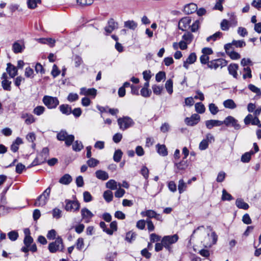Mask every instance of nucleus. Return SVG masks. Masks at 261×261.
Here are the masks:
<instances>
[{
  "label": "nucleus",
  "instance_id": "29",
  "mask_svg": "<svg viewBox=\"0 0 261 261\" xmlns=\"http://www.w3.org/2000/svg\"><path fill=\"white\" fill-rule=\"evenodd\" d=\"M182 159V161L177 163H175V166L177 167L179 170H184L188 166V163L187 161Z\"/></svg>",
  "mask_w": 261,
  "mask_h": 261
},
{
  "label": "nucleus",
  "instance_id": "25",
  "mask_svg": "<svg viewBox=\"0 0 261 261\" xmlns=\"http://www.w3.org/2000/svg\"><path fill=\"white\" fill-rule=\"evenodd\" d=\"M72 177L68 174H64L59 179V182L63 185H69L72 181Z\"/></svg>",
  "mask_w": 261,
  "mask_h": 261
},
{
  "label": "nucleus",
  "instance_id": "2",
  "mask_svg": "<svg viewBox=\"0 0 261 261\" xmlns=\"http://www.w3.org/2000/svg\"><path fill=\"white\" fill-rule=\"evenodd\" d=\"M178 240V236L177 234H175L172 236H164L162 239V243L164 247L166 248L169 251L172 250L171 245L175 243Z\"/></svg>",
  "mask_w": 261,
  "mask_h": 261
},
{
  "label": "nucleus",
  "instance_id": "39",
  "mask_svg": "<svg viewBox=\"0 0 261 261\" xmlns=\"http://www.w3.org/2000/svg\"><path fill=\"white\" fill-rule=\"evenodd\" d=\"M123 154L122 151L120 149L116 150L113 155V160L115 162L118 163L120 161Z\"/></svg>",
  "mask_w": 261,
  "mask_h": 261
},
{
  "label": "nucleus",
  "instance_id": "55",
  "mask_svg": "<svg viewBox=\"0 0 261 261\" xmlns=\"http://www.w3.org/2000/svg\"><path fill=\"white\" fill-rule=\"evenodd\" d=\"M208 108L210 111L213 115H216L219 111L218 107L214 103H210Z\"/></svg>",
  "mask_w": 261,
  "mask_h": 261
},
{
  "label": "nucleus",
  "instance_id": "28",
  "mask_svg": "<svg viewBox=\"0 0 261 261\" xmlns=\"http://www.w3.org/2000/svg\"><path fill=\"white\" fill-rule=\"evenodd\" d=\"M223 106L225 108L230 109H234L237 107V105L234 101L231 99H228L224 101Z\"/></svg>",
  "mask_w": 261,
  "mask_h": 261
},
{
  "label": "nucleus",
  "instance_id": "11",
  "mask_svg": "<svg viewBox=\"0 0 261 261\" xmlns=\"http://www.w3.org/2000/svg\"><path fill=\"white\" fill-rule=\"evenodd\" d=\"M141 215L143 217H147L149 218H155L156 220L160 221H163L162 216L160 214L156 213L153 210H148L142 212L141 213Z\"/></svg>",
  "mask_w": 261,
  "mask_h": 261
},
{
  "label": "nucleus",
  "instance_id": "46",
  "mask_svg": "<svg viewBox=\"0 0 261 261\" xmlns=\"http://www.w3.org/2000/svg\"><path fill=\"white\" fill-rule=\"evenodd\" d=\"M8 236L11 241H15L18 237V233L17 231L13 230L8 233Z\"/></svg>",
  "mask_w": 261,
  "mask_h": 261
},
{
  "label": "nucleus",
  "instance_id": "61",
  "mask_svg": "<svg viewBox=\"0 0 261 261\" xmlns=\"http://www.w3.org/2000/svg\"><path fill=\"white\" fill-rule=\"evenodd\" d=\"M244 71L246 73L244 74L243 75V79H245L247 77L251 78L252 77L251 70L250 67H247L244 68Z\"/></svg>",
  "mask_w": 261,
  "mask_h": 261
},
{
  "label": "nucleus",
  "instance_id": "15",
  "mask_svg": "<svg viewBox=\"0 0 261 261\" xmlns=\"http://www.w3.org/2000/svg\"><path fill=\"white\" fill-rule=\"evenodd\" d=\"M97 90L94 88L87 89L85 87H83L80 89V94L82 95L91 96L95 97L96 95Z\"/></svg>",
  "mask_w": 261,
  "mask_h": 261
},
{
  "label": "nucleus",
  "instance_id": "12",
  "mask_svg": "<svg viewBox=\"0 0 261 261\" xmlns=\"http://www.w3.org/2000/svg\"><path fill=\"white\" fill-rule=\"evenodd\" d=\"M24 49V43L22 40L15 41L12 44V49L15 54L21 53Z\"/></svg>",
  "mask_w": 261,
  "mask_h": 261
},
{
  "label": "nucleus",
  "instance_id": "47",
  "mask_svg": "<svg viewBox=\"0 0 261 261\" xmlns=\"http://www.w3.org/2000/svg\"><path fill=\"white\" fill-rule=\"evenodd\" d=\"M52 215L54 218L58 219L62 217V211L59 208H55L52 211Z\"/></svg>",
  "mask_w": 261,
  "mask_h": 261
},
{
  "label": "nucleus",
  "instance_id": "23",
  "mask_svg": "<svg viewBox=\"0 0 261 261\" xmlns=\"http://www.w3.org/2000/svg\"><path fill=\"white\" fill-rule=\"evenodd\" d=\"M95 176L98 179L102 180H106L108 179L109 177L107 172L101 170L96 171L95 172Z\"/></svg>",
  "mask_w": 261,
  "mask_h": 261
},
{
  "label": "nucleus",
  "instance_id": "8",
  "mask_svg": "<svg viewBox=\"0 0 261 261\" xmlns=\"http://www.w3.org/2000/svg\"><path fill=\"white\" fill-rule=\"evenodd\" d=\"M217 241V236L215 232H212L211 234H208L202 242L205 248H210L215 244Z\"/></svg>",
  "mask_w": 261,
  "mask_h": 261
},
{
  "label": "nucleus",
  "instance_id": "14",
  "mask_svg": "<svg viewBox=\"0 0 261 261\" xmlns=\"http://www.w3.org/2000/svg\"><path fill=\"white\" fill-rule=\"evenodd\" d=\"M200 117L199 115L194 114L190 117H187L185 119V123L190 126H194L197 124L199 121Z\"/></svg>",
  "mask_w": 261,
  "mask_h": 261
},
{
  "label": "nucleus",
  "instance_id": "45",
  "mask_svg": "<svg viewBox=\"0 0 261 261\" xmlns=\"http://www.w3.org/2000/svg\"><path fill=\"white\" fill-rule=\"evenodd\" d=\"M222 33L221 32H217L216 33H215L214 34H213V35H211V36L208 37L206 38V40L208 42H210L211 40H213L214 41H216L218 38H220L221 37V36H222Z\"/></svg>",
  "mask_w": 261,
  "mask_h": 261
},
{
  "label": "nucleus",
  "instance_id": "40",
  "mask_svg": "<svg viewBox=\"0 0 261 261\" xmlns=\"http://www.w3.org/2000/svg\"><path fill=\"white\" fill-rule=\"evenodd\" d=\"M165 88L170 94H171L173 92V81L172 80H168L165 83Z\"/></svg>",
  "mask_w": 261,
  "mask_h": 261
},
{
  "label": "nucleus",
  "instance_id": "43",
  "mask_svg": "<svg viewBox=\"0 0 261 261\" xmlns=\"http://www.w3.org/2000/svg\"><path fill=\"white\" fill-rule=\"evenodd\" d=\"M196 111L200 114L203 113L205 112L204 106L201 102H197L195 105Z\"/></svg>",
  "mask_w": 261,
  "mask_h": 261
},
{
  "label": "nucleus",
  "instance_id": "17",
  "mask_svg": "<svg viewBox=\"0 0 261 261\" xmlns=\"http://www.w3.org/2000/svg\"><path fill=\"white\" fill-rule=\"evenodd\" d=\"M108 25L105 27V30L108 34L112 33L113 30L118 28V23L113 18H111L108 21Z\"/></svg>",
  "mask_w": 261,
  "mask_h": 261
},
{
  "label": "nucleus",
  "instance_id": "22",
  "mask_svg": "<svg viewBox=\"0 0 261 261\" xmlns=\"http://www.w3.org/2000/svg\"><path fill=\"white\" fill-rule=\"evenodd\" d=\"M21 118L24 119L25 123L28 125L33 123L35 121L33 115L27 113L22 114Z\"/></svg>",
  "mask_w": 261,
  "mask_h": 261
},
{
  "label": "nucleus",
  "instance_id": "33",
  "mask_svg": "<svg viewBox=\"0 0 261 261\" xmlns=\"http://www.w3.org/2000/svg\"><path fill=\"white\" fill-rule=\"evenodd\" d=\"M117 182L114 179L109 180L106 184V186L107 188L111 190H114L117 189Z\"/></svg>",
  "mask_w": 261,
  "mask_h": 261
},
{
  "label": "nucleus",
  "instance_id": "48",
  "mask_svg": "<svg viewBox=\"0 0 261 261\" xmlns=\"http://www.w3.org/2000/svg\"><path fill=\"white\" fill-rule=\"evenodd\" d=\"M37 3H41V0H28V6L30 9H34L37 7Z\"/></svg>",
  "mask_w": 261,
  "mask_h": 261
},
{
  "label": "nucleus",
  "instance_id": "31",
  "mask_svg": "<svg viewBox=\"0 0 261 261\" xmlns=\"http://www.w3.org/2000/svg\"><path fill=\"white\" fill-rule=\"evenodd\" d=\"M28 232H29V229H25L24 230V233L26 235L24 239L23 243L26 246L29 247L33 242V239L29 234H27Z\"/></svg>",
  "mask_w": 261,
  "mask_h": 261
},
{
  "label": "nucleus",
  "instance_id": "34",
  "mask_svg": "<svg viewBox=\"0 0 261 261\" xmlns=\"http://www.w3.org/2000/svg\"><path fill=\"white\" fill-rule=\"evenodd\" d=\"M158 152L162 156H166L168 154L167 148L164 145L158 144L156 145Z\"/></svg>",
  "mask_w": 261,
  "mask_h": 261
},
{
  "label": "nucleus",
  "instance_id": "7",
  "mask_svg": "<svg viewBox=\"0 0 261 261\" xmlns=\"http://www.w3.org/2000/svg\"><path fill=\"white\" fill-rule=\"evenodd\" d=\"M118 124L120 129L124 130L133 125L134 122L129 117L119 118L117 120Z\"/></svg>",
  "mask_w": 261,
  "mask_h": 261
},
{
  "label": "nucleus",
  "instance_id": "3",
  "mask_svg": "<svg viewBox=\"0 0 261 261\" xmlns=\"http://www.w3.org/2000/svg\"><path fill=\"white\" fill-rule=\"evenodd\" d=\"M50 191L51 189L49 187L38 197L34 205L36 206H43L45 205L49 199Z\"/></svg>",
  "mask_w": 261,
  "mask_h": 261
},
{
  "label": "nucleus",
  "instance_id": "64",
  "mask_svg": "<svg viewBox=\"0 0 261 261\" xmlns=\"http://www.w3.org/2000/svg\"><path fill=\"white\" fill-rule=\"evenodd\" d=\"M222 199L223 200H230L232 199V197L230 194L228 193L225 190H223L222 191Z\"/></svg>",
  "mask_w": 261,
  "mask_h": 261
},
{
  "label": "nucleus",
  "instance_id": "21",
  "mask_svg": "<svg viewBox=\"0 0 261 261\" xmlns=\"http://www.w3.org/2000/svg\"><path fill=\"white\" fill-rule=\"evenodd\" d=\"M239 68V66L237 64H230L228 66V70L229 73L233 76L234 78L237 79L238 73L237 70Z\"/></svg>",
  "mask_w": 261,
  "mask_h": 261
},
{
  "label": "nucleus",
  "instance_id": "53",
  "mask_svg": "<svg viewBox=\"0 0 261 261\" xmlns=\"http://www.w3.org/2000/svg\"><path fill=\"white\" fill-rule=\"evenodd\" d=\"M182 39H184V41L189 44L191 42L193 39V35L188 32L182 36Z\"/></svg>",
  "mask_w": 261,
  "mask_h": 261
},
{
  "label": "nucleus",
  "instance_id": "44",
  "mask_svg": "<svg viewBox=\"0 0 261 261\" xmlns=\"http://www.w3.org/2000/svg\"><path fill=\"white\" fill-rule=\"evenodd\" d=\"M45 109L43 106H39L34 109L33 113L37 116H40L44 112Z\"/></svg>",
  "mask_w": 261,
  "mask_h": 261
},
{
  "label": "nucleus",
  "instance_id": "10",
  "mask_svg": "<svg viewBox=\"0 0 261 261\" xmlns=\"http://www.w3.org/2000/svg\"><path fill=\"white\" fill-rule=\"evenodd\" d=\"M223 122L226 126L233 127L235 129L238 130L241 128V125L238 123V120L232 116H227Z\"/></svg>",
  "mask_w": 261,
  "mask_h": 261
},
{
  "label": "nucleus",
  "instance_id": "5",
  "mask_svg": "<svg viewBox=\"0 0 261 261\" xmlns=\"http://www.w3.org/2000/svg\"><path fill=\"white\" fill-rule=\"evenodd\" d=\"M42 101L49 109H55L59 104V101L57 97L48 95L43 97Z\"/></svg>",
  "mask_w": 261,
  "mask_h": 261
},
{
  "label": "nucleus",
  "instance_id": "16",
  "mask_svg": "<svg viewBox=\"0 0 261 261\" xmlns=\"http://www.w3.org/2000/svg\"><path fill=\"white\" fill-rule=\"evenodd\" d=\"M6 71L11 78H14L18 74L17 68L10 63H7Z\"/></svg>",
  "mask_w": 261,
  "mask_h": 261
},
{
  "label": "nucleus",
  "instance_id": "18",
  "mask_svg": "<svg viewBox=\"0 0 261 261\" xmlns=\"http://www.w3.org/2000/svg\"><path fill=\"white\" fill-rule=\"evenodd\" d=\"M81 215L82 219L85 220L87 223H88L93 216L92 213L87 208L82 209Z\"/></svg>",
  "mask_w": 261,
  "mask_h": 261
},
{
  "label": "nucleus",
  "instance_id": "26",
  "mask_svg": "<svg viewBox=\"0 0 261 261\" xmlns=\"http://www.w3.org/2000/svg\"><path fill=\"white\" fill-rule=\"evenodd\" d=\"M236 205L239 208L247 210L249 207V205L245 202L241 198H238L236 201Z\"/></svg>",
  "mask_w": 261,
  "mask_h": 261
},
{
  "label": "nucleus",
  "instance_id": "57",
  "mask_svg": "<svg viewBox=\"0 0 261 261\" xmlns=\"http://www.w3.org/2000/svg\"><path fill=\"white\" fill-rule=\"evenodd\" d=\"M209 57L206 55L203 54L200 57V61L202 64H206L207 67L208 66V63L210 62Z\"/></svg>",
  "mask_w": 261,
  "mask_h": 261
},
{
  "label": "nucleus",
  "instance_id": "37",
  "mask_svg": "<svg viewBox=\"0 0 261 261\" xmlns=\"http://www.w3.org/2000/svg\"><path fill=\"white\" fill-rule=\"evenodd\" d=\"M72 149L75 151H80L84 147V146L81 141L77 140L72 143Z\"/></svg>",
  "mask_w": 261,
  "mask_h": 261
},
{
  "label": "nucleus",
  "instance_id": "52",
  "mask_svg": "<svg viewBox=\"0 0 261 261\" xmlns=\"http://www.w3.org/2000/svg\"><path fill=\"white\" fill-rule=\"evenodd\" d=\"M84 239L82 238H79L76 242V248L79 250H81L84 248Z\"/></svg>",
  "mask_w": 261,
  "mask_h": 261
},
{
  "label": "nucleus",
  "instance_id": "42",
  "mask_svg": "<svg viewBox=\"0 0 261 261\" xmlns=\"http://www.w3.org/2000/svg\"><path fill=\"white\" fill-rule=\"evenodd\" d=\"M248 89L252 92L256 94L257 96H261V90L259 88L256 87L253 84H249L248 85Z\"/></svg>",
  "mask_w": 261,
  "mask_h": 261
},
{
  "label": "nucleus",
  "instance_id": "59",
  "mask_svg": "<svg viewBox=\"0 0 261 261\" xmlns=\"http://www.w3.org/2000/svg\"><path fill=\"white\" fill-rule=\"evenodd\" d=\"M60 70L58 69L57 66L54 64L53 66L51 74L54 77H56L58 76L60 73Z\"/></svg>",
  "mask_w": 261,
  "mask_h": 261
},
{
  "label": "nucleus",
  "instance_id": "19",
  "mask_svg": "<svg viewBox=\"0 0 261 261\" xmlns=\"http://www.w3.org/2000/svg\"><path fill=\"white\" fill-rule=\"evenodd\" d=\"M197 10V6L194 3H190L186 5L184 8V12L187 14H192Z\"/></svg>",
  "mask_w": 261,
  "mask_h": 261
},
{
  "label": "nucleus",
  "instance_id": "54",
  "mask_svg": "<svg viewBox=\"0 0 261 261\" xmlns=\"http://www.w3.org/2000/svg\"><path fill=\"white\" fill-rule=\"evenodd\" d=\"M232 44L237 47H242L246 45V43L243 40H233Z\"/></svg>",
  "mask_w": 261,
  "mask_h": 261
},
{
  "label": "nucleus",
  "instance_id": "58",
  "mask_svg": "<svg viewBox=\"0 0 261 261\" xmlns=\"http://www.w3.org/2000/svg\"><path fill=\"white\" fill-rule=\"evenodd\" d=\"M136 234L133 232H128L126 234V240L129 242H131L134 240L136 238Z\"/></svg>",
  "mask_w": 261,
  "mask_h": 261
},
{
  "label": "nucleus",
  "instance_id": "36",
  "mask_svg": "<svg viewBox=\"0 0 261 261\" xmlns=\"http://www.w3.org/2000/svg\"><path fill=\"white\" fill-rule=\"evenodd\" d=\"M111 229H108L105 230V232L110 235H112L113 232L116 231L117 229V222L114 221L110 223Z\"/></svg>",
  "mask_w": 261,
  "mask_h": 261
},
{
  "label": "nucleus",
  "instance_id": "49",
  "mask_svg": "<svg viewBox=\"0 0 261 261\" xmlns=\"http://www.w3.org/2000/svg\"><path fill=\"white\" fill-rule=\"evenodd\" d=\"M99 163V161L92 158H89V160H88L87 162V164L90 167H94L96 166Z\"/></svg>",
  "mask_w": 261,
  "mask_h": 261
},
{
  "label": "nucleus",
  "instance_id": "6",
  "mask_svg": "<svg viewBox=\"0 0 261 261\" xmlns=\"http://www.w3.org/2000/svg\"><path fill=\"white\" fill-rule=\"evenodd\" d=\"M227 64V61L222 58L212 60L208 63L207 68L217 70L218 68H222Z\"/></svg>",
  "mask_w": 261,
  "mask_h": 261
},
{
  "label": "nucleus",
  "instance_id": "27",
  "mask_svg": "<svg viewBox=\"0 0 261 261\" xmlns=\"http://www.w3.org/2000/svg\"><path fill=\"white\" fill-rule=\"evenodd\" d=\"M59 109L64 114L69 115L71 113V108L68 105H61L59 107Z\"/></svg>",
  "mask_w": 261,
  "mask_h": 261
},
{
  "label": "nucleus",
  "instance_id": "30",
  "mask_svg": "<svg viewBox=\"0 0 261 261\" xmlns=\"http://www.w3.org/2000/svg\"><path fill=\"white\" fill-rule=\"evenodd\" d=\"M187 183H186L183 179H180L178 181V190L180 194L182 193L185 191L187 188Z\"/></svg>",
  "mask_w": 261,
  "mask_h": 261
},
{
  "label": "nucleus",
  "instance_id": "32",
  "mask_svg": "<svg viewBox=\"0 0 261 261\" xmlns=\"http://www.w3.org/2000/svg\"><path fill=\"white\" fill-rule=\"evenodd\" d=\"M254 154V152L252 150L250 151L249 152L245 153L242 155L241 157V161L243 163L249 162L251 159V155Z\"/></svg>",
  "mask_w": 261,
  "mask_h": 261
},
{
  "label": "nucleus",
  "instance_id": "50",
  "mask_svg": "<svg viewBox=\"0 0 261 261\" xmlns=\"http://www.w3.org/2000/svg\"><path fill=\"white\" fill-rule=\"evenodd\" d=\"M197 57L194 53H192L189 55L187 60H186L187 62H188L189 64H193L196 60Z\"/></svg>",
  "mask_w": 261,
  "mask_h": 261
},
{
  "label": "nucleus",
  "instance_id": "38",
  "mask_svg": "<svg viewBox=\"0 0 261 261\" xmlns=\"http://www.w3.org/2000/svg\"><path fill=\"white\" fill-rule=\"evenodd\" d=\"M124 27L130 30H134L137 27V23L134 20H128L124 22Z\"/></svg>",
  "mask_w": 261,
  "mask_h": 261
},
{
  "label": "nucleus",
  "instance_id": "41",
  "mask_svg": "<svg viewBox=\"0 0 261 261\" xmlns=\"http://www.w3.org/2000/svg\"><path fill=\"white\" fill-rule=\"evenodd\" d=\"M11 81L8 80L2 81V86L4 90L10 91L11 90Z\"/></svg>",
  "mask_w": 261,
  "mask_h": 261
},
{
  "label": "nucleus",
  "instance_id": "51",
  "mask_svg": "<svg viewBox=\"0 0 261 261\" xmlns=\"http://www.w3.org/2000/svg\"><path fill=\"white\" fill-rule=\"evenodd\" d=\"M77 4L81 6L90 5L93 3V0H76Z\"/></svg>",
  "mask_w": 261,
  "mask_h": 261
},
{
  "label": "nucleus",
  "instance_id": "9",
  "mask_svg": "<svg viewBox=\"0 0 261 261\" xmlns=\"http://www.w3.org/2000/svg\"><path fill=\"white\" fill-rule=\"evenodd\" d=\"M65 209L66 211L75 212L80 207V203L76 200H66Z\"/></svg>",
  "mask_w": 261,
  "mask_h": 261
},
{
  "label": "nucleus",
  "instance_id": "4",
  "mask_svg": "<svg viewBox=\"0 0 261 261\" xmlns=\"http://www.w3.org/2000/svg\"><path fill=\"white\" fill-rule=\"evenodd\" d=\"M57 138L60 141H64L66 146H70L74 140L73 135H68L66 131L62 130L58 133Z\"/></svg>",
  "mask_w": 261,
  "mask_h": 261
},
{
  "label": "nucleus",
  "instance_id": "24",
  "mask_svg": "<svg viewBox=\"0 0 261 261\" xmlns=\"http://www.w3.org/2000/svg\"><path fill=\"white\" fill-rule=\"evenodd\" d=\"M40 162H45L49 156V149L47 147L43 148L40 154Z\"/></svg>",
  "mask_w": 261,
  "mask_h": 261
},
{
  "label": "nucleus",
  "instance_id": "35",
  "mask_svg": "<svg viewBox=\"0 0 261 261\" xmlns=\"http://www.w3.org/2000/svg\"><path fill=\"white\" fill-rule=\"evenodd\" d=\"M103 197L104 199L107 202H110L112 201L113 198V193L110 190H107L104 192L103 194Z\"/></svg>",
  "mask_w": 261,
  "mask_h": 261
},
{
  "label": "nucleus",
  "instance_id": "60",
  "mask_svg": "<svg viewBox=\"0 0 261 261\" xmlns=\"http://www.w3.org/2000/svg\"><path fill=\"white\" fill-rule=\"evenodd\" d=\"M79 99V95L76 93H70L69 94L67 99L70 102L76 101Z\"/></svg>",
  "mask_w": 261,
  "mask_h": 261
},
{
  "label": "nucleus",
  "instance_id": "63",
  "mask_svg": "<svg viewBox=\"0 0 261 261\" xmlns=\"http://www.w3.org/2000/svg\"><path fill=\"white\" fill-rule=\"evenodd\" d=\"M84 200L86 202H89L92 200V197L91 194L88 192L85 191L83 193Z\"/></svg>",
  "mask_w": 261,
  "mask_h": 261
},
{
  "label": "nucleus",
  "instance_id": "56",
  "mask_svg": "<svg viewBox=\"0 0 261 261\" xmlns=\"http://www.w3.org/2000/svg\"><path fill=\"white\" fill-rule=\"evenodd\" d=\"M152 89L153 93L156 95H160L163 89L162 86H159L156 85L152 86Z\"/></svg>",
  "mask_w": 261,
  "mask_h": 261
},
{
  "label": "nucleus",
  "instance_id": "62",
  "mask_svg": "<svg viewBox=\"0 0 261 261\" xmlns=\"http://www.w3.org/2000/svg\"><path fill=\"white\" fill-rule=\"evenodd\" d=\"M140 92L141 95L144 97H147L150 96V95L151 93L150 90H149L148 88H143L141 90Z\"/></svg>",
  "mask_w": 261,
  "mask_h": 261
},
{
  "label": "nucleus",
  "instance_id": "20",
  "mask_svg": "<svg viewBox=\"0 0 261 261\" xmlns=\"http://www.w3.org/2000/svg\"><path fill=\"white\" fill-rule=\"evenodd\" d=\"M223 124V121L218 120H209L205 121V125L208 129H212L214 126H219Z\"/></svg>",
  "mask_w": 261,
  "mask_h": 261
},
{
  "label": "nucleus",
  "instance_id": "13",
  "mask_svg": "<svg viewBox=\"0 0 261 261\" xmlns=\"http://www.w3.org/2000/svg\"><path fill=\"white\" fill-rule=\"evenodd\" d=\"M191 19L190 17L181 18L178 22V28L182 31H186L190 28Z\"/></svg>",
  "mask_w": 261,
  "mask_h": 261
},
{
  "label": "nucleus",
  "instance_id": "1",
  "mask_svg": "<svg viewBox=\"0 0 261 261\" xmlns=\"http://www.w3.org/2000/svg\"><path fill=\"white\" fill-rule=\"evenodd\" d=\"M48 248L49 252L52 253L62 251L64 249L62 239L58 236L54 242L49 244Z\"/></svg>",
  "mask_w": 261,
  "mask_h": 261
}]
</instances>
